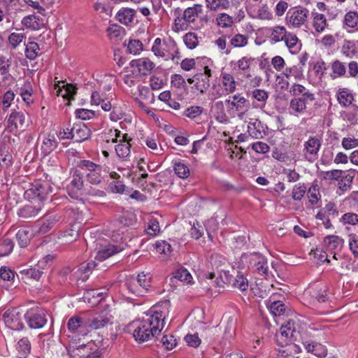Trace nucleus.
<instances>
[{
  "label": "nucleus",
  "mask_w": 358,
  "mask_h": 358,
  "mask_svg": "<svg viewBox=\"0 0 358 358\" xmlns=\"http://www.w3.org/2000/svg\"><path fill=\"white\" fill-rule=\"evenodd\" d=\"M148 316L134 331L133 336L138 343H143L156 337L164 328V319L161 313L155 312Z\"/></svg>",
  "instance_id": "f257e3e1"
},
{
  "label": "nucleus",
  "mask_w": 358,
  "mask_h": 358,
  "mask_svg": "<svg viewBox=\"0 0 358 358\" xmlns=\"http://www.w3.org/2000/svg\"><path fill=\"white\" fill-rule=\"evenodd\" d=\"M152 51L157 57H167L176 63L178 62L179 50L176 41L171 38L167 41L157 38L152 47Z\"/></svg>",
  "instance_id": "f03ea898"
},
{
  "label": "nucleus",
  "mask_w": 358,
  "mask_h": 358,
  "mask_svg": "<svg viewBox=\"0 0 358 358\" xmlns=\"http://www.w3.org/2000/svg\"><path fill=\"white\" fill-rule=\"evenodd\" d=\"M54 187L47 181H38L31 184V187L25 192L28 196L37 198L40 201L47 199L48 195L53 192Z\"/></svg>",
  "instance_id": "7ed1b4c3"
},
{
  "label": "nucleus",
  "mask_w": 358,
  "mask_h": 358,
  "mask_svg": "<svg viewBox=\"0 0 358 358\" xmlns=\"http://www.w3.org/2000/svg\"><path fill=\"white\" fill-rule=\"evenodd\" d=\"M232 271L233 273H230L229 271H222L221 281L241 291L247 290L248 287L247 278L243 274H238L234 269Z\"/></svg>",
  "instance_id": "20e7f679"
},
{
  "label": "nucleus",
  "mask_w": 358,
  "mask_h": 358,
  "mask_svg": "<svg viewBox=\"0 0 358 358\" xmlns=\"http://www.w3.org/2000/svg\"><path fill=\"white\" fill-rule=\"evenodd\" d=\"M45 316V311L39 308H31L24 314V318L31 329L42 328L47 322Z\"/></svg>",
  "instance_id": "39448f33"
},
{
  "label": "nucleus",
  "mask_w": 358,
  "mask_h": 358,
  "mask_svg": "<svg viewBox=\"0 0 358 358\" xmlns=\"http://www.w3.org/2000/svg\"><path fill=\"white\" fill-rule=\"evenodd\" d=\"M137 283L142 288L141 290L136 289V285L133 282H129L126 284L127 289L136 295H143L150 287L151 275L149 273H144L142 272L137 275Z\"/></svg>",
  "instance_id": "423d86ee"
},
{
  "label": "nucleus",
  "mask_w": 358,
  "mask_h": 358,
  "mask_svg": "<svg viewBox=\"0 0 358 358\" xmlns=\"http://www.w3.org/2000/svg\"><path fill=\"white\" fill-rule=\"evenodd\" d=\"M299 336V331L296 329V324L294 321H288L285 325H282L280 328V339L285 343L287 341H296Z\"/></svg>",
  "instance_id": "0eeeda50"
},
{
  "label": "nucleus",
  "mask_w": 358,
  "mask_h": 358,
  "mask_svg": "<svg viewBox=\"0 0 358 358\" xmlns=\"http://www.w3.org/2000/svg\"><path fill=\"white\" fill-rule=\"evenodd\" d=\"M20 315L16 309L6 310L3 315L6 324L13 330L22 329L23 323L20 320Z\"/></svg>",
  "instance_id": "6e6552de"
},
{
  "label": "nucleus",
  "mask_w": 358,
  "mask_h": 358,
  "mask_svg": "<svg viewBox=\"0 0 358 358\" xmlns=\"http://www.w3.org/2000/svg\"><path fill=\"white\" fill-rule=\"evenodd\" d=\"M250 264L255 268L259 274L268 276V267L265 257L259 253L252 254L250 257Z\"/></svg>",
  "instance_id": "1a4fd4ad"
},
{
  "label": "nucleus",
  "mask_w": 358,
  "mask_h": 358,
  "mask_svg": "<svg viewBox=\"0 0 358 358\" xmlns=\"http://www.w3.org/2000/svg\"><path fill=\"white\" fill-rule=\"evenodd\" d=\"M25 115L22 112H13L8 120V128L10 131H13L18 127L23 129L25 127Z\"/></svg>",
  "instance_id": "9d476101"
},
{
  "label": "nucleus",
  "mask_w": 358,
  "mask_h": 358,
  "mask_svg": "<svg viewBox=\"0 0 358 358\" xmlns=\"http://www.w3.org/2000/svg\"><path fill=\"white\" fill-rule=\"evenodd\" d=\"M112 316L107 314H96L92 317H89L92 330H96L111 324Z\"/></svg>",
  "instance_id": "9b49d317"
},
{
  "label": "nucleus",
  "mask_w": 358,
  "mask_h": 358,
  "mask_svg": "<svg viewBox=\"0 0 358 358\" xmlns=\"http://www.w3.org/2000/svg\"><path fill=\"white\" fill-rule=\"evenodd\" d=\"M267 129V127L258 119H256L253 122H250L248 125L250 135L256 139L262 138L266 134V129Z\"/></svg>",
  "instance_id": "f8f14e48"
},
{
  "label": "nucleus",
  "mask_w": 358,
  "mask_h": 358,
  "mask_svg": "<svg viewBox=\"0 0 358 358\" xmlns=\"http://www.w3.org/2000/svg\"><path fill=\"white\" fill-rule=\"evenodd\" d=\"M321 147V141L320 139L316 137H310L307 141L304 143V155L306 159L310 160L309 156H315L317 155L320 148Z\"/></svg>",
  "instance_id": "ddd939ff"
},
{
  "label": "nucleus",
  "mask_w": 358,
  "mask_h": 358,
  "mask_svg": "<svg viewBox=\"0 0 358 358\" xmlns=\"http://www.w3.org/2000/svg\"><path fill=\"white\" fill-rule=\"evenodd\" d=\"M22 23L27 28H29L33 30H38L45 26L44 20L35 15H29L24 17L22 20Z\"/></svg>",
  "instance_id": "4468645a"
},
{
  "label": "nucleus",
  "mask_w": 358,
  "mask_h": 358,
  "mask_svg": "<svg viewBox=\"0 0 358 358\" xmlns=\"http://www.w3.org/2000/svg\"><path fill=\"white\" fill-rule=\"evenodd\" d=\"M336 96L340 105L345 108L350 106L354 101L353 94L347 88H340Z\"/></svg>",
  "instance_id": "2eb2a0df"
},
{
  "label": "nucleus",
  "mask_w": 358,
  "mask_h": 358,
  "mask_svg": "<svg viewBox=\"0 0 358 358\" xmlns=\"http://www.w3.org/2000/svg\"><path fill=\"white\" fill-rule=\"evenodd\" d=\"M91 131L85 124H75L74 133L70 137L76 142H83L90 137Z\"/></svg>",
  "instance_id": "dca6fc26"
},
{
  "label": "nucleus",
  "mask_w": 358,
  "mask_h": 358,
  "mask_svg": "<svg viewBox=\"0 0 358 358\" xmlns=\"http://www.w3.org/2000/svg\"><path fill=\"white\" fill-rule=\"evenodd\" d=\"M308 13L306 8L294 10L290 16V23L295 27H300L306 21Z\"/></svg>",
  "instance_id": "f3484780"
},
{
  "label": "nucleus",
  "mask_w": 358,
  "mask_h": 358,
  "mask_svg": "<svg viewBox=\"0 0 358 358\" xmlns=\"http://www.w3.org/2000/svg\"><path fill=\"white\" fill-rule=\"evenodd\" d=\"M90 350L84 344L78 346L70 345L67 348V352L71 358H85L90 353Z\"/></svg>",
  "instance_id": "a211bd4d"
},
{
  "label": "nucleus",
  "mask_w": 358,
  "mask_h": 358,
  "mask_svg": "<svg viewBox=\"0 0 358 358\" xmlns=\"http://www.w3.org/2000/svg\"><path fill=\"white\" fill-rule=\"evenodd\" d=\"M324 243L328 250H341L343 246L344 241L338 236L331 235L324 238Z\"/></svg>",
  "instance_id": "6ab92c4d"
},
{
  "label": "nucleus",
  "mask_w": 358,
  "mask_h": 358,
  "mask_svg": "<svg viewBox=\"0 0 358 358\" xmlns=\"http://www.w3.org/2000/svg\"><path fill=\"white\" fill-rule=\"evenodd\" d=\"M135 13L136 11L134 9L122 8L117 12L116 17L120 23L129 25L133 22Z\"/></svg>",
  "instance_id": "aec40b11"
},
{
  "label": "nucleus",
  "mask_w": 358,
  "mask_h": 358,
  "mask_svg": "<svg viewBox=\"0 0 358 358\" xmlns=\"http://www.w3.org/2000/svg\"><path fill=\"white\" fill-rule=\"evenodd\" d=\"M122 250V248H120L116 245H108L96 252L95 259L99 261H103L112 255L119 252Z\"/></svg>",
  "instance_id": "412c9836"
},
{
  "label": "nucleus",
  "mask_w": 358,
  "mask_h": 358,
  "mask_svg": "<svg viewBox=\"0 0 358 358\" xmlns=\"http://www.w3.org/2000/svg\"><path fill=\"white\" fill-rule=\"evenodd\" d=\"M78 167L80 171V173L87 178L88 177V174L90 175V173L91 175L94 171H95V170L99 169L101 166L90 160H82L78 164Z\"/></svg>",
  "instance_id": "4be33fe9"
},
{
  "label": "nucleus",
  "mask_w": 358,
  "mask_h": 358,
  "mask_svg": "<svg viewBox=\"0 0 358 358\" xmlns=\"http://www.w3.org/2000/svg\"><path fill=\"white\" fill-rule=\"evenodd\" d=\"M195 79L194 88L201 94H204L210 87V79L202 73L195 74Z\"/></svg>",
  "instance_id": "5701e85b"
},
{
  "label": "nucleus",
  "mask_w": 358,
  "mask_h": 358,
  "mask_svg": "<svg viewBox=\"0 0 358 358\" xmlns=\"http://www.w3.org/2000/svg\"><path fill=\"white\" fill-rule=\"evenodd\" d=\"M20 273L24 281L31 279L38 280L43 274V271H41L38 268L35 267L21 270Z\"/></svg>",
  "instance_id": "b1692460"
},
{
  "label": "nucleus",
  "mask_w": 358,
  "mask_h": 358,
  "mask_svg": "<svg viewBox=\"0 0 358 358\" xmlns=\"http://www.w3.org/2000/svg\"><path fill=\"white\" fill-rule=\"evenodd\" d=\"M303 345L308 352H312L318 357H325L327 355V350L319 343H311L308 341L303 343Z\"/></svg>",
  "instance_id": "393cba45"
},
{
  "label": "nucleus",
  "mask_w": 358,
  "mask_h": 358,
  "mask_svg": "<svg viewBox=\"0 0 358 358\" xmlns=\"http://www.w3.org/2000/svg\"><path fill=\"white\" fill-rule=\"evenodd\" d=\"M60 220L57 215H51L48 216L39 228V231L45 234L49 231Z\"/></svg>",
  "instance_id": "a878e982"
},
{
  "label": "nucleus",
  "mask_w": 358,
  "mask_h": 358,
  "mask_svg": "<svg viewBox=\"0 0 358 358\" xmlns=\"http://www.w3.org/2000/svg\"><path fill=\"white\" fill-rule=\"evenodd\" d=\"M222 83L227 94L233 93L236 90V82L231 74L222 73Z\"/></svg>",
  "instance_id": "bb28decb"
},
{
  "label": "nucleus",
  "mask_w": 358,
  "mask_h": 358,
  "mask_svg": "<svg viewBox=\"0 0 358 358\" xmlns=\"http://www.w3.org/2000/svg\"><path fill=\"white\" fill-rule=\"evenodd\" d=\"M332 74L331 77L336 78L337 77H343L346 73V66L344 63L339 60H335L331 64Z\"/></svg>",
  "instance_id": "cd10ccee"
},
{
  "label": "nucleus",
  "mask_w": 358,
  "mask_h": 358,
  "mask_svg": "<svg viewBox=\"0 0 358 358\" xmlns=\"http://www.w3.org/2000/svg\"><path fill=\"white\" fill-rule=\"evenodd\" d=\"M39 212V208L31 205H27L20 209L18 215L22 218L29 219L36 217Z\"/></svg>",
  "instance_id": "c85d7f7f"
},
{
  "label": "nucleus",
  "mask_w": 358,
  "mask_h": 358,
  "mask_svg": "<svg viewBox=\"0 0 358 358\" xmlns=\"http://www.w3.org/2000/svg\"><path fill=\"white\" fill-rule=\"evenodd\" d=\"M233 100L231 102L232 108H235L237 111H241L248 107V101L241 94H235L232 96Z\"/></svg>",
  "instance_id": "c756f323"
},
{
  "label": "nucleus",
  "mask_w": 358,
  "mask_h": 358,
  "mask_svg": "<svg viewBox=\"0 0 358 358\" xmlns=\"http://www.w3.org/2000/svg\"><path fill=\"white\" fill-rule=\"evenodd\" d=\"M31 234L29 230L20 229L16 234V238L21 248H25L29 244Z\"/></svg>",
  "instance_id": "7c9ffc66"
},
{
  "label": "nucleus",
  "mask_w": 358,
  "mask_h": 358,
  "mask_svg": "<svg viewBox=\"0 0 358 358\" xmlns=\"http://www.w3.org/2000/svg\"><path fill=\"white\" fill-rule=\"evenodd\" d=\"M206 6L211 10L227 9L229 6V0H206Z\"/></svg>",
  "instance_id": "2f4dec72"
},
{
  "label": "nucleus",
  "mask_w": 358,
  "mask_h": 358,
  "mask_svg": "<svg viewBox=\"0 0 358 358\" xmlns=\"http://www.w3.org/2000/svg\"><path fill=\"white\" fill-rule=\"evenodd\" d=\"M342 53L350 58L357 54L356 45L352 41L345 40L341 48Z\"/></svg>",
  "instance_id": "473e14b6"
},
{
  "label": "nucleus",
  "mask_w": 358,
  "mask_h": 358,
  "mask_svg": "<svg viewBox=\"0 0 358 358\" xmlns=\"http://www.w3.org/2000/svg\"><path fill=\"white\" fill-rule=\"evenodd\" d=\"M287 33L286 29L282 26H277L273 29L271 32V39L274 42H280L284 41Z\"/></svg>",
  "instance_id": "72a5a7b5"
},
{
  "label": "nucleus",
  "mask_w": 358,
  "mask_h": 358,
  "mask_svg": "<svg viewBox=\"0 0 358 358\" xmlns=\"http://www.w3.org/2000/svg\"><path fill=\"white\" fill-rule=\"evenodd\" d=\"M327 26V20L323 14L315 13L313 19V27L316 31L322 32Z\"/></svg>",
  "instance_id": "f704fd0d"
},
{
  "label": "nucleus",
  "mask_w": 358,
  "mask_h": 358,
  "mask_svg": "<svg viewBox=\"0 0 358 358\" xmlns=\"http://www.w3.org/2000/svg\"><path fill=\"white\" fill-rule=\"evenodd\" d=\"M289 108L296 113H301L306 110V103L300 97L295 98L291 100Z\"/></svg>",
  "instance_id": "c9c22d12"
},
{
  "label": "nucleus",
  "mask_w": 358,
  "mask_h": 358,
  "mask_svg": "<svg viewBox=\"0 0 358 358\" xmlns=\"http://www.w3.org/2000/svg\"><path fill=\"white\" fill-rule=\"evenodd\" d=\"M174 278L187 284L190 283L192 280V277L190 273L183 267L178 268L176 271Z\"/></svg>",
  "instance_id": "e433bc0d"
},
{
  "label": "nucleus",
  "mask_w": 358,
  "mask_h": 358,
  "mask_svg": "<svg viewBox=\"0 0 358 358\" xmlns=\"http://www.w3.org/2000/svg\"><path fill=\"white\" fill-rule=\"evenodd\" d=\"M173 170L175 173L181 178H187L189 175V168L182 162H176Z\"/></svg>",
  "instance_id": "4c0bfd02"
},
{
  "label": "nucleus",
  "mask_w": 358,
  "mask_h": 358,
  "mask_svg": "<svg viewBox=\"0 0 358 358\" xmlns=\"http://www.w3.org/2000/svg\"><path fill=\"white\" fill-rule=\"evenodd\" d=\"M38 50H39V46H38V43H36L35 42L28 43V44L26 46V48H25L26 57L31 60L34 59L38 55L37 51Z\"/></svg>",
  "instance_id": "58836bf2"
},
{
  "label": "nucleus",
  "mask_w": 358,
  "mask_h": 358,
  "mask_svg": "<svg viewBox=\"0 0 358 358\" xmlns=\"http://www.w3.org/2000/svg\"><path fill=\"white\" fill-rule=\"evenodd\" d=\"M269 308L274 316H280L285 313L286 306L280 301H275L271 303Z\"/></svg>",
  "instance_id": "ea45409f"
},
{
  "label": "nucleus",
  "mask_w": 358,
  "mask_h": 358,
  "mask_svg": "<svg viewBox=\"0 0 358 358\" xmlns=\"http://www.w3.org/2000/svg\"><path fill=\"white\" fill-rule=\"evenodd\" d=\"M286 46L289 49L294 50H299V46L298 45V43H299V38L296 37V35L289 33L287 34L285 40H284Z\"/></svg>",
  "instance_id": "a19ab883"
},
{
  "label": "nucleus",
  "mask_w": 358,
  "mask_h": 358,
  "mask_svg": "<svg viewBox=\"0 0 358 358\" xmlns=\"http://www.w3.org/2000/svg\"><path fill=\"white\" fill-rule=\"evenodd\" d=\"M130 148V143H119L115 147V151L117 156L120 158L126 159L128 156H129Z\"/></svg>",
  "instance_id": "79ce46f5"
},
{
  "label": "nucleus",
  "mask_w": 358,
  "mask_h": 358,
  "mask_svg": "<svg viewBox=\"0 0 358 358\" xmlns=\"http://www.w3.org/2000/svg\"><path fill=\"white\" fill-rule=\"evenodd\" d=\"M143 50V44L139 40H129L127 51L130 54L138 55Z\"/></svg>",
  "instance_id": "37998d69"
},
{
  "label": "nucleus",
  "mask_w": 358,
  "mask_h": 358,
  "mask_svg": "<svg viewBox=\"0 0 358 358\" xmlns=\"http://www.w3.org/2000/svg\"><path fill=\"white\" fill-rule=\"evenodd\" d=\"M83 178L84 176L80 173L79 169L76 170L73 174V179L71 182V185H73L77 189H81L83 187Z\"/></svg>",
  "instance_id": "c03bdc74"
},
{
  "label": "nucleus",
  "mask_w": 358,
  "mask_h": 358,
  "mask_svg": "<svg viewBox=\"0 0 358 358\" xmlns=\"http://www.w3.org/2000/svg\"><path fill=\"white\" fill-rule=\"evenodd\" d=\"M183 41L186 46L189 49L196 48L198 44L197 36L192 32L186 34L183 37Z\"/></svg>",
  "instance_id": "a18cd8bd"
},
{
  "label": "nucleus",
  "mask_w": 358,
  "mask_h": 358,
  "mask_svg": "<svg viewBox=\"0 0 358 358\" xmlns=\"http://www.w3.org/2000/svg\"><path fill=\"white\" fill-rule=\"evenodd\" d=\"M92 331L90 320L88 317H83L82 323L79 325L76 331L79 335L85 336Z\"/></svg>",
  "instance_id": "49530a36"
},
{
  "label": "nucleus",
  "mask_w": 358,
  "mask_h": 358,
  "mask_svg": "<svg viewBox=\"0 0 358 358\" xmlns=\"http://www.w3.org/2000/svg\"><path fill=\"white\" fill-rule=\"evenodd\" d=\"M217 24L222 27H231L233 23L232 17L226 13L220 14L216 18Z\"/></svg>",
  "instance_id": "de8ad7c7"
},
{
  "label": "nucleus",
  "mask_w": 358,
  "mask_h": 358,
  "mask_svg": "<svg viewBox=\"0 0 358 358\" xmlns=\"http://www.w3.org/2000/svg\"><path fill=\"white\" fill-rule=\"evenodd\" d=\"M306 187L304 184H298L295 185L292 190V199L296 201H300L306 192Z\"/></svg>",
  "instance_id": "09e8293b"
},
{
  "label": "nucleus",
  "mask_w": 358,
  "mask_h": 358,
  "mask_svg": "<svg viewBox=\"0 0 358 358\" xmlns=\"http://www.w3.org/2000/svg\"><path fill=\"white\" fill-rule=\"evenodd\" d=\"M252 97L257 101L261 102L262 106H264L268 98V94L264 90L256 89L252 92Z\"/></svg>",
  "instance_id": "8fccbe9b"
},
{
  "label": "nucleus",
  "mask_w": 358,
  "mask_h": 358,
  "mask_svg": "<svg viewBox=\"0 0 358 358\" xmlns=\"http://www.w3.org/2000/svg\"><path fill=\"white\" fill-rule=\"evenodd\" d=\"M140 64L138 71L143 75H147L155 66L154 63L148 59H141Z\"/></svg>",
  "instance_id": "3c124183"
},
{
  "label": "nucleus",
  "mask_w": 358,
  "mask_h": 358,
  "mask_svg": "<svg viewBox=\"0 0 358 358\" xmlns=\"http://www.w3.org/2000/svg\"><path fill=\"white\" fill-rule=\"evenodd\" d=\"M345 23L350 28H354L358 23V14L356 12L350 11L345 14Z\"/></svg>",
  "instance_id": "603ef678"
},
{
  "label": "nucleus",
  "mask_w": 358,
  "mask_h": 358,
  "mask_svg": "<svg viewBox=\"0 0 358 358\" xmlns=\"http://www.w3.org/2000/svg\"><path fill=\"white\" fill-rule=\"evenodd\" d=\"M341 170L335 169L329 171H322L320 176L327 180H338L342 176Z\"/></svg>",
  "instance_id": "864d4df0"
},
{
  "label": "nucleus",
  "mask_w": 358,
  "mask_h": 358,
  "mask_svg": "<svg viewBox=\"0 0 358 358\" xmlns=\"http://www.w3.org/2000/svg\"><path fill=\"white\" fill-rule=\"evenodd\" d=\"M160 343L166 350H172L176 345V339L171 334L164 335L161 338Z\"/></svg>",
  "instance_id": "5fc2aeb1"
},
{
  "label": "nucleus",
  "mask_w": 358,
  "mask_h": 358,
  "mask_svg": "<svg viewBox=\"0 0 358 358\" xmlns=\"http://www.w3.org/2000/svg\"><path fill=\"white\" fill-rule=\"evenodd\" d=\"M198 13L194 7H189L183 12V19L188 23L194 22L197 17Z\"/></svg>",
  "instance_id": "6e6d98bb"
},
{
  "label": "nucleus",
  "mask_w": 358,
  "mask_h": 358,
  "mask_svg": "<svg viewBox=\"0 0 358 358\" xmlns=\"http://www.w3.org/2000/svg\"><path fill=\"white\" fill-rule=\"evenodd\" d=\"M13 242L9 238H6L3 241L2 246L0 249V257L8 255L13 249Z\"/></svg>",
  "instance_id": "4d7b16f0"
},
{
  "label": "nucleus",
  "mask_w": 358,
  "mask_h": 358,
  "mask_svg": "<svg viewBox=\"0 0 358 358\" xmlns=\"http://www.w3.org/2000/svg\"><path fill=\"white\" fill-rule=\"evenodd\" d=\"M248 43V38L245 35L236 34L231 40V45L236 48L243 47Z\"/></svg>",
  "instance_id": "13d9d810"
},
{
  "label": "nucleus",
  "mask_w": 358,
  "mask_h": 358,
  "mask_svg": "<svg viewBox=\"0 0 358 358\" xmlns=\"http://www.w3.org/2000/svg\"><path fill=\"white\" fill-rule=\"evenodd\" d=\"M83 317L73 316L71 317L67 323L68 329L70 331L76 333L79 325L82 323Z\"/></svg>",
  "instance_id": "bf43d9fd"
},
{
  "label": "nucleus",
  "mask_w": 358,
  "mask_h": 358,
  "mask_svg": "<svg viewBox=\"0 0 358 358\" xmlns=\"http://www.w3.org/2000/svg\"><path fill=\"white\" fill-rule=\"evenodd\" d=\"M353 176L350 174H347L341 180L338 181V188L343 192L347 191L352 183Z\"/></svg>",
  "instance_id": "052dcab7"
},
{
  "label": "nucleus",
  "mask_w": 358,
  "mask_h": 358,
  "mask_svg": "<svg viewBox=\"0 0 358 358\" xmlns=\"http://www.w3.org/2000/svg\"><path fill=\"white\" fill-rule=\"evenodd\" d=\"M75 113L76 117L82 120H90L95 115L94 110L85 108L77 109Z\"/></svg>",
  "instance_id": "680f3d73"
},
{
  "label": "nucleus",
  "mask_w": 358,
  "mask_h": 358,
  "mask_svg": "<svg viewBox=\"0 0 358 358\" xmlns=\"http://www.w3.org/2000/svg\"><path fill=\"white\" fill-rule=\"evenodd\" d=\"M24 38V36L22 34L12 33L8 36V42L12 48L15 49L17 45L22 42Z\"/></svg>",
  "instance_id": "e2e57ef3"
},
{
  "label": "nucleus",
  "mask_w": 358,
  "mask_h": 358,
  "mask_svg": "<svg viewBox=\"0 0 358 358\" xmlns=\"http://www.w3.org/2000/svg\"><path fill=\"white\" fill-rule=\"evenodd\" d=\"M96 266V264L94 262H88V263H83L80 266L79 271L83 275H84L82 277L83 280H86L88 278V277H89L88 272L90 271H91L92 269H93Z\"/></svg>",
  "instance_id": "0e129e2a"
},
{
  "label": "nucleus",
  "mask_w": 358,
  "mask_h": 358,
  "mask_svg": "<svg viewBox=\"0 0 358 358\" xmlns=\"http://www.w3.org/2000/svg\"><path fill=\"white\" fill-rule=\"evenodd\" d=\"M350 250L355 257H358V237L356 234L349 235Z\"/></svg>",
  "instance_id": "69168bd1"
},
{
  "label": "nucleus",
  "mask_w": 358,
  "mask_h": 358,
  "mask_svg": "<svg viewBox=\"0 0 358 358\" xmlns=\"http://www.w3.org/2000/svg\"><path fill=\"white\" fill-rule=\"evenodd\" d=\"M1 159L0 164L6 165V166H10L13 162V157L12 155L8 152V150H6V148H1Z\"/></svg>",
  "instance_id": "338daca9"
},
{
  "label": "nucleus",
  "mask_w": 358,
  "mask_h": 358,
  "mask_svg": "<svg viewBox=\"0 0 358 358\" xmlns=\"http://www.w3.org/2000/svg\"><path fill=\"white\" fill-rule=\"evenodd\" d=\"M18 350L22 352L23 354L26 355L30 352L31 350V343L29 340L24 337L21 338L18 343Z\"/></svg>",
  "instance_id": "774afa93"
}]
</instances>
